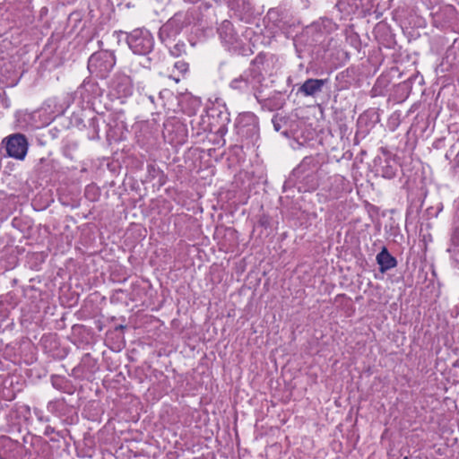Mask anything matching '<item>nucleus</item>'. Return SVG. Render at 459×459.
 <instances>
[{
	"label": "nucleus",
	"instance_id": "12",
	"mask_svg": "<svg viewBox=\"0 0 459 459\" xmlns=\"http://www.w3.org/2000/svg\"><path fill=\"white\" fill-rule=\"evenodd\" d=\"M325 82V80L322 79H307L299 87V91L305 96H314L322 91Z\"/></svg>",
	"mask_w": 459,
	"mask_h": 459
},
{
	"label": "nucleus",
	"instance_id": "17",
	"mask_svg": "<svg viewBox=\"0 0 459 459\" xmlns=\"http://www.w3.org/2000/svg\"><path fill=\"white\" fill-rule=\"evenodd\" d=\"M33 413L36 416V418L38 419V420L40 422H48L49 420V418L48 416H46L44 414V412L38 408H34Z\"/></svg>",
	"mask_w": 459,
	"mask_h": 459
},
{
	"label": "nucleus",
	"instance_id": "20",
	"mask_svg": "<svg viewBox=\"0 0 459 459\" xmlns=\"http://www.w3.org/2000/svg\"><path fill=\"white\" fill-rule=\"evenodd\" d=\"M60 403V401H50L48 403V410L51 412H54L57 410V406L58 404Z\"/></svg>",
	"mask_w": 459,
	"mask_h": 459
},
{
	"label": "nucleus",
	"instance_id": "18",
	"mask_svg": "<svg viewBox=\"0 0 459 459\" xmlns=\"http://www.w3.org/2000/svg\"><path fill=\"white\" fill-rule=\"evenodd\" d=\"M174 67L180 73L185 74L188 70V64L184 61H178L174 64Z\"/></svg>",
	"mask_w": 459,
	"mask_h": 459
},
{
	"label": "nucleus",
	"instance_id": "8",
	"mask_svg": "<svg viewBox=\"0 0 459 459\" xmlns=\"http://www.w3.org/2000/svg\"><path fill=\"white\" fill-rule=\"evenodd\" d=\"M181 29L182 26L178 23L176 17L169 20L160 29L159 36L160 40L166 45L172 43L181 31Z\"/></svg>",
	"mask_w": 459,
	"mask_h": 459
},
{
	"label": "nucleus",
	"instance_id": "4",
	"mask_svg": "<svg viewBox=\"0 0 459 459\" xmlns=\"http://www.w3.org/2000/svg\"><path fill=\"white\" fill-rule=\"evenodd\" d=\"M126 42L130 49L136 55L146 56L153 49L154 39L151 32L144 29H135L127 34Z\"/></svg>",
	"mask_w": 459,
	"mask_h": 459
},
{
	"label": "nucleus",
	"instance_id": "24",
	"mask_svg": "<svg viewBox=\"0 0 459 459\" xmlns=\"http://www.w3.org/2000/svg\"><path fill=\"white\" fill-rule=\"evenodd\" d=\"M148 171L151 172H156V169L154 165H148Z\"/></svg>",
	"mask_w": 459,
	"mask_h": 459
},
{
	"label": "nucleus",
	"instance_id": "28",
	"mask_svg": "<svg viewBox=\"0 0 459 459\" xmlns=\"http://www.w3.org/2000/svg\"><path fill=\"white\" fill-rule=\"evenodd\" d=\"M174 80L178 82H179V78H174Z\"/></svg>",
	"mask_w": 459,
	"mask_h": 459
},
{
	"label": "nucleus",
	"instance_id": "7",
	"mask_svg": "<svg viewBox=\"0 0 459 459\" xmlns=\"http://www.w3.org/2000/svg\"><path fill=\"white\" fill-rule=\"evenodd\" d=\"M111 91L118 97H127L132 93V82L129 76L117 74L110 82Z\"/></svg>",
	"mask_w": 459,
	"mask_h": 459
},
{
	"label": "nucleus",
	"instance_id": "25",
	"mask_svg": "<svg viewBox=\"0 0 459 459\" xmlns=\"http://www.w3.org/2000/svg\"><path fill=\"white\" fill-rule=\"evenodd\" d=\"M342 180H343V178H342V177H340V176H335V177H333V181H334L335 183L341 182V181H342Z\"/></svg>",
	"mask_w": 459,
	"mask_h": 459
},
{
	"label": "nucleus",
	"instance_id": "5",
	"mask_svg": "<svg viewBox=\"0 0 459 459\" xmlns=\"http://www.w3.org/2000/svg\"><path fill=\"white\" fill-rule=\"evenodd\" d=\"M238 134L250 142H255L259 138L258 117L252 112H245L238 118Z\"/></svg>",
	"mask_w": 459,
	"mask_h": 459
},
{
	"label": "nucleus",
	"instance_id": "1",
	"mask_svg": "<svg viewBox=\"0 0 459 459\" xmlns=\"http://www.w3.org/2000/svg\"><path fill=\"white\" fill-rule=\"evenodd\" d=\"M265 61V56L259 54L251 62L250 66L245 70L238 77L233 79L230 87L239 92H252L255 99L261 102L260 94L264 76L262 73V66Z\"/></svg>",
	"mask_w": 459,
	"mask_h": 459
},
{
	"label": "nucleus",
	"instance_id": "22",
	"mask_svg": "<svg viewBox=\"0 0 459 459\" xmlns=\"http://www.w3.org/2000/svg\"><path fill=\"white\" fill-rule=\"evenodd\" d=\"M259 224L264 228H267L270 225L268 217L263 215L259 220Z\"/></svg>",
	"mask_w": 459,
	"mask_h": 459
},
{
	"label": "nucleus",
	"instance_id": "27",
	"mask_svg": "<svg viewBox=\"0 0 459 459\" xmlns=\"http://www.w3.org/2000/svg\"><path fill=\"white\" fill-rule=\"evenodd\" d=\"M149 99H150L151 101H153V97L152 96H150Z\"/></svg>",
	"mask_w": 459,
	"mask_h": 459
},
{
	"label": "nucleus",
	"instance_id": "26",
	"mask_svg": "<svg viewBox=\"0 0 459 459\" xmlns=\"http://www.w3.org/2000/svg\"><path fill=\"white\" fill-rule=\"evenodd\" d=\"M91 358V355L89 353L85 354L82 358V362H85L86 360H90Z\"/></svg>",
	"mask_w": 459,
	"mask_h": 459
},
{
	"label": "nucleus",
	"instance_id": "10",
	"mask_svg": "<svg viewBox=\"0 0 459 459\" xmlns=\"http://www.w3.org/2000/svg\"><path fill=\"white\" fill-rule=\"evenodd\" d=\"M219 36L223 43L233 46L238 42V36L236 33L232 23L224 20L218 28Z\"/></svg>",
	"mask_w": 459,
	"mask_h": 459
},
{
	"label": "nucleus",
	"instance_id": "14",
	"mask_svg": "<svg viewBox=\"0 0 459 459\" xmlns=\"http://www.w3.org/2000/svg\"><path fill=\"white\" fill-rule=\"evenodd\" d=\"M51 384H52L53 387L56 388V390H59L61 392L67 393V394L71 393V385H70L69 381L64 377L52 376L51 377Z\"/></svg>",
	"mask_w": 459,
	"mask_h": 459
},
{
	"label": "nucleus",
	"instance_id": "19",
	"mask_svg": "<svg viewBox=\"0 0 459 459\" xmlns=\"http://www.w3.org/2000/svg\"><path fill=\"white\" fill-rule=\"evenodd\" d=\"M282 119L281 118H278V116H274L272 119V122H273V127H274V130L279 132L281 128V123Z\"/></svg>",
	"mask_w": 459,
	"mask_h": 459
},
{
	"label": "nucleus",
	"instance_id": "13",
	"mask_svg": "<svg viewBox=\"0 0 459 459\" xmlns=\"http://www.w3.org/2000/svg\"><path fill=\"white\" fill-rule=\"evenodd\" d=\"M226 3L239 19L251 13L252 7L248 0H226Z\"/></svg>",
	"mask_w": 459,
	"mask_h": 459
},
{
	"label": "nucleus",
	"instance_id": "3",
	"mask_svg": "<svg viewBox=\"0 0 459 459\" xmlns=\"http://www.w3.org/2000/svg\"><path fill=\"white\" fill-rule=\"evenodd\" d=\"M116 65V57L113 52L100 50L93 53L88 60L89 72L100 79L107 78Z\"/></svg>",
	"mask_w": 459,
	"mask_h": 459
},
{
	"label": "nucleus",
	"instance_id": "21",
	"mask_svg": "<svg viewBox=\"0 0 459 459\" xmlns=\"http://www.w3.org/2000/svg\"><path fill=\"white\" fill-rule=\"evenodd\" d=\"M91 191H94V192H97V189L95 188V186H87L86 190H85V195L87 198L91 199V201H95L96 198L95 197H91L90 196V194Z\"/></svg>",
	"mask_w": 459,
	"mask_h": 459
},
{
	"label": "nucleus",
	"instance_id": "2",
	"mask_svg": "<svg viewBox=\"0 0 459 459\" xmlns=\"http://www.w3.org/2000/svg\"><path fill=\"white\" fill-rule=\"evenodd\" d=\"M322 156L320 154L306 156L292 170L291 178L299 184L305 192L314 191L319 186L322 178Z\"/></svg>",
	"mask_w": 459,
	"mask_h": 459
},
{
	"label": "nucleus",
	"instance_id": "11",
	"mask_svg": "<svg viewBox=\"0 0 459 459\" xmlns=\"http://www.w3.org/2000/svg\"><path fill=\"white\" fill-rule=\"evenodd\" d=\"M376 260L379 265V272L382 273H385L397 265L396 258L389 253L385 247L377 255Z\"/></svg>",
	"mask_w": 459,
	"mask_h": 459
},
{
	"label": "nucleus",
	"instance_id": "6",
	"mask_svg": "<svg viewBox=\"0 0 459 459\" xmlns=\"http://www.w3.org/2000/svg\"><path fill=\"white\" fill-rule=\"evenodd\" d=\"M3 143L9 157L19 160H24L29 148V143L24 134L20 133L11 134L5 137Z\"/></svg>",
	"mask_w": 459,
	"mask_h": 459
},
{
	"label": "nucleus",
	"instance_id": "9",
	"mask_svg": "<svg viewBox=\"0 0 459 459\" xmlns=\"http://www.w3.org/2000/svg\"><path fill=\"white\" fill-rule=\"evenodd\" d=\"M20 445L8 437H0V459H18Z\"/></svg>",
	"mask_w": 459,
	"mask_h": 459
},
{
	"label": "nucleus",
	"instance_id": "15",
	"mask_svg": "<svg viewBox=\"0 0 459 459\" xmlns=\"http://www.w3.org/2000/svg\"><path fill=\"white\" fill-rule=\"evenodd\" d=\"M396 166L392 164L389 160H385L384 164L381 166L379 172L383 178L392 179L396 175Z\"/></svg>",
	"mask_w": 459,
	"mask_h": 459
},
{
	"label": "nucleus",
	"instance_id": "23",
	"mask_svg": "<svg viewBox=\"0 0 459 459\" xmlns=\"http://www.w3.org/2000/svg\"><path fill=\"white\" fill-rule=\"evenodd\" d=\"M55 429L50 427V426H46L44 431H43V435L46 436V437H49L51 434L55 433Z\"/></svg>",
	"mask_w": 459,
	"mask_h": 459
},
{
	"label": "nucleus",
	"instance_id": "16",
	"mask_svg": "<svg viewBox=\"0 0 459 459\" xmlns=\"http://www.w3.org/2000/svg\"><path fill=\"white\" fill-rule=\"evenodd\" d=\"M169 48L171 55L174 56H181L186 50V45L183 42L175 43L173 46L167 45Z\"/></svg>",
	"mask_w": 459,
	"mask_h": 459
}]
</instances>
